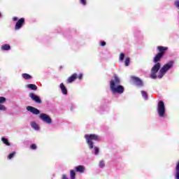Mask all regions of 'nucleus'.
Listing matches in <instances>:
<instances>
[{
  "mask_svg": "<svg viewBox=\"0 0 179 179\" xmlns=\"http://www.w3.org/2000/svg\"><path fill=\"white\" fill-rule=\"evenodd\" d=\"M31 149L35 150V149H37V145H36V144L31 145Z\"/></svg>",
  "mask_w": 179,
  "mask_h": 179,
  "instance_id": "29",
  "label": "nucleus"
},
{
  "mask_svg": "<svg viewBox=\"0 0 179 179\" xmlns=\"http://www.w3.org/2000/svg\"><path fill=\"white\" fill-rule=\"evenodd\" d=\"M2 50H3L4 51H8L9 50H10V45H8V44H5L1 47Z\"/></svg>",
  "mask_w": 179,
  "mask_h": 179,
  "instance_id": "20",
  "label": "nucleus"
},
{
  "mask_svg": "<svg viewBox=\"0 0 179 179\" xmlns=\"http://www.w3.org/2000/svg\"><path fill=\"white\" fill-rule=\"evenodd\" d=\"M94 155H99V148L94 147Z\"/></svg>",
  "mask_w": 179,
  "mask_h": 179,
  "instance_id": "27",
  "label": "nucleus"
},
{
  "mask_svg": "<svg viewBox=\"0 0 179 179\" xmlns=\"http://www.w3.org/2000/svg\"><path fill=\"white\" fill-rule=\"evenodd\" d=\"M0 17H1V13H0Z\"/></svg>",
  "mask_w": 179,
  "mask_h": 179,
  "instance_id": "37",
  "label": "nucleus"
},
{
  "mask_svg": "<svg viewBox=\"0 0 179 179\" xmlns=\"http://www.w3.org/2000/svg\"><path fill=\"white\" fill-rule=\"evenodd\" d=\"M6 101V98L3 96H0V111H3V113H5V111L8 110V108L5 106V105L2 104Z\"/></svg>",
  "mask_w": 179,
  "mask_h": 179,
  "instance_id": "8",
  "label": "nucleus"
},
{
  "mask_svg": "<svg viewBox=\"0 0 179 179\" xmlns=\"http://www.w3.org/2000/svg\"><path fill=\"white\" fill-rule=\"evenodd\" d=\"M27 110L35 115H38V114H40V110L33 106H27Z\"/></svg>",
  "mask_w": 179,
  "mask_h": 179,
  "instance_id": "9",
  "label": "nucleus"
},
{
  "mask_svg": "<svg viewBox=\"0 0 179 179\" xmlns=\"http://www.w3.org/2000/svg\"><path fill=\"white\" fill-rule=\"evenodd\" d=\"M22 78L25 79V80H29L31 79V76L27 74V73H22Z\"/></svg>",
  "mask_w": 179,
  "mask_h": 179,
  "instance_id": "19",
  "label": "nucleus"
},
{
  "mask_svg": "<svg viewBox=\"0 0 179 179\" xmlns=\"http://www.w3.org/2000/svg\"><path fill=\"white\" fill-rule=\"evenodd\" d=\"M62 179H69V178H68V176H66V174H63L62 176Z\"/></svg>",
  "mask_w": 179,
  "mask_h": 179,
  "instance_id": "30",
  "label": "nucleus"
},
{
  "mask_svg": "<svg viewBox=\"0 0 179 179\" xmlns=\"http://www.w3.org/2000/svg\"><path fill=\"white\" fill-rule=\"evenodd\" d=\"M14 22H16V20H17V17H14L13 19Z\"/></svg>",
  "mask_w": 179,
  "mask_h": 179,
  "instance_id": "36",
  "label": "nucleus"
},
{
  "mask_svg": "<svg viewBox=\"0 0 179 179\" xmlns=\"http://www.w3.org/2000/svg\"><path fill=\"white\" fill-rule=\"evenodd\" d=\"M104 166H106V163L104 162V161H101L99 162V167L101 169H103V167H104Z\"/></svg>",
  "mask_w": 179,
  "mask_h": 179,
  "instance_id": "26",
  "label": "nucleus"
},
{
  "mask_svg": "<svg viewBox=\"0 0 179 179\" xmlns=\"http://www.w3.org/2000/svg\"><path fill=\"white\" fill-rule=\"evenodd\" d=\"M1 141L3 142V143H4V145H6V146H10V143H9V140H8V138H5V137H2L1 138Z\"/></svg>",
  "mask_w": 179,
  "mask_h": 179,
  "instance_id": "18",
  "label": "nucleus"
},
{
  "mask_svg": "<svg viewBox=\"0 0 179 179\" xmlns=\"http://www.w3.org/2000/svg\"><path fill=\"white\" fill-rule=\"evenodd\" d=\"M77 78H78V74L76 73L73 74L70 78H68L67 83H72V82H74V80H76Z\"/></svg>",
  "mask_w": 179,
  "mask_h": 179,
  "instance_id": "13",
  "label": "nucleus"
},
{
  "mask_svg": "<svg viewBox=\"0 0 179 179\" xmlns=\"http://www.w3.org/2000/svg\"><path fill=\"white\" fill-rule=\"evenodd\" d=\"M29 97H31V99L34 100V101H36V103L41 104V99H40V97H38V96L34 94V93H30Z\"/></svg>",
  "mask_w": 179,
  "mask_h": 179,
  "instance_id": "11",
  "label": "nucleus"
},
{
  "mask_svg": "<svg viewBox=\"0 0 179 179\" xmlns=\"http://www.w3.org/2000/svg\"><path fill=\"white\" fill-rule=\"evenodd\" d=\"M161 66L162 64H160V63H157L153 66V67L151 69L150 74V78L152 79H156V78H157V75H156V73L159 72V70L160 69Z\"/></svg>",
  "mask_w": 179,
  "mask_h": 179,
  "instance_id": "6",
  "label": "nucleus"
},
{
  "mask_svg": "<svg viewBox=\"0 0 179 179\" xmlns=\"http://www.w3.org/2000/svg\"><path fill=\"white\" fill-rule=\"evenodd\" d=\"M129 62H130V59L129 57H127L124 60V64L125 66H129Z\"/></svg>",
  "mask_w": 179,
  "mask_h": 179,
  "instance_id": "24",
  "label": "nucleus"
},
{
  "mask_svg": "<svg viewBox=\"0 0 179 179\" xmlns=\"http://www.w3.org/2000/svg\"><path fill=\"white\" fill-rule=\"evenodd\" d=\"M125 58V55H124V53H121L120 55V57H119V61L120 62H122V61H124V59Z\"/></svg>",
  "mask_w": 179,
  "mask_h": 179,
  "instance_id": "23",
  "label": "nucleus"
},
{
  "mask_svg": "<svg viewBox=\"0 0 179 179\" xmlns=\"http://www.w3.org/2000/svg\"><path fill=\"white\" fill-rule=\"evenodd\" d=\"M158 50L160 51L159 53H158L155 57H154V62L156 64L157 62H159L160 59H162V57L163 55H164V51L167 50V48H164L163 46H158Z\"/></svg>",
  "mask_w": 179,
  "mask_h": 179,
  "instance_id": "5",
  "label": "nucleus"
},
{
  "mask_svg": "<svg viewBox=\"0 0 179 179\" xmlns=\"http://www.w3.org/2000/svg\"><path fill=\"white\" fill-rule=\"evenodd\" d=\"M131 80H133L134 83L137 86H143V83L141 79L137 77L131 76Z\"/></svg>",
  "mask_w": 179,
  "mask_h": 179,
  "instance_id": "10",
  "label": "nucleus"
},
{
  "mask_svg": "<svg viewBox=\"0 0 179 179\" xmlns=\"http://www.w3.org/2000/svg\"><path fill=\"white\" fill-rule=\"evenodd\" d=\"M31 127L33 128V129H35V131H39L40 127L36 122H31Z\"/></svg>",
  "mask_w": 179,
  "mask_h": 179,
  "instance_id": "14",
  "label": "nucleus"
},
{
  "mask_svg": "<svg viewBox=\"0 0 179 179\" xmlns=\"http://www.w3.org/2000/svg\"><path fill=\"white\" fill-rule=\"evenodd\" d=\"M70 177L71 179H75L76 177V173L73 170L70 171Z\"/></svg>",
  "mask_w": 179,
  "mask_h": 179,
  "instance_id": "21",
  "label": "nucleus"
},
{
  "mask_svg": "<svg viewBox=\"0 0 179 179\" xmlns=\"http://www.w3.org/2000/svg\"><path fill=\"white\" fill-rule=\"evenodd\" d=\"M85 138L87 141V143L90 149H93L94 143L93 141H99L100 137L96 134H85Z\"/></svg>",
  "mask_w": 179,
  "mask_h": 179,
  "instance_id": "3",
  "label": "nucleus"
},
{
  "mask_svg": "<svg viewBox=\"0 0 179 179\" xmlns=\"http://www.w3.org/2000/svg\"><path fill=\"white\" fill-rule=\"evenodd\" d=\"M142 97L144 98L145 100H148V93L145 91H141Z\"/></svg>",
  "mask_w": 179,
  "mask_h": 179,
  "instance_id": "22",
  "label": "nucleus"
},
{
  "mask_svg": "<svg viewBox=\"0 0 179 179\" xmlns=\"http://www.w3.org/2000/svg\"><path fill=\"white\" fill-rule=\"evenodd\" d=\"M157 111L159 116L161 118H164V115H166V106H164V102H163V101L158 102Z\"/></svg>",
  "mask_w": 179,
  "mask_h": 179,
  "instance_id": "4",
  "label": "nucleus"
},
{
  "mask_svg": "<svg viewBox=\"0 0 179 179\" xmlns=\"http://www.w3.org/2000/svg\"><path fill=\"white\" fill-rule=\"evenodd\" d=\"M80 2L83 5H86V0H80Z\"/></svg>",
  "mask_w": 179,
  "mask_h": 179,
  "instance_id": "32",
  "label": "nucleus"
},
{
  "mask_svg": "<svg viewBox=\"0 0 179 179\" xmlns=\"http://www.w3.org/2000/svg\"><path fill=\"white\" fill-rule=\"evenodd\" d=\"M175 6L179 9V0L175 1Z\"/></svg>",
  "mask_w": 179,
  "mask_h": 179,
  "instance_id": "28",
  "label": "nucleus"
},
{
  "mask_svg": "<svg viewBox=\"0 0 179 179\" xmlns=\"http://www.w3.org/2000/svg\"><path fill=\"white\" fill-rule=\"evenodd\" d=\"M60 89L64 94H68V90H66V87L64 85V83L60 84Z\"/></svg>",
  "mask_w": 179,
  "mask_h": 179,
  "instance_id": "15",
  "label": "nucleus"
},
{
  "mask_svg": "<svg viewBox=\"0 0 179 179\" xmlns=\"http://www.w3.org/2000/svg\"><path fill=\"white\" fill-rule=\"evenodd\" d=\"M24 23V18L20 19L15 24V30H19V29H22V26H23Z\"/></svg>",
  "mask_w": 179,
  "mask_h": 179,
  "instance_id": "12",
  "label": "nucleus"
},
{
  "mask_svg": "<svg viewBox=\"0 0 179 179\" xmlns=\"http://www.w3.org/2000/svg\"><path fill=\"white\" fill-rule=\"evenodd\" d=\"M176 172H179V162L176 165Z\"/></svg>",
  "mask_w": 179,
  "mask_h": 179,
  "instance_id": "31",
  "label": "nucleus"
},
{
  "mask_svg": "<svg viewBox=\"0 0 179 179\" xmlns=\"http://www.w3.org/2000/svg\"><path fill=\"white\" fill-rule=\"evenodd\" d=\"M120 78H118L117 75H115L114 77L111 78L110 87L113 94H115V93H119V94L124 93V87L120 85Z\"/></svg>",
  "mask_w": 179,
  "mask_h": 179,
  "instance_id": "1",
  "label": "nucleus"
},
{
  "mask_svg": "<svg viewBox=\"0 0 179 179\" xmlns=\"http://www.w3.org/2000/svg\"><path fill=\"white\" fill-rule=\"evenodd\" d=\"M26 87L31 89V90H37V86L34 84H28L26 85Z\"/></svg>",
  "mask_w": 179,
  "mask_h": 179,
  "instance_id": "16",
  "label": "nucleus"
},
{
  "mask_svg": "<svg viewBox=\"0 0 179 179\" xmlns=\"http://www.w3.org/2000/svg\"><path fill=\"white\" fill-rule=\"evenodd\" d=\"M173 65H174V62H173V61H171V62H168L167 64H166L165 65H164L159 70V75H158L157 78L159 79H162V78H163V76H164V75H166L167 71H170V69H171V68H173Z\"/></svg>",
  "mask_w": 179,
  "mask_h": 179,
  "instance_id": "2",
  "label": "nucleus"
},
{
  "mask_svg": "<svg viewBox=\"0 0 179 179\" xmlns=\"http://www.w3.org/2000/svg\"><path fill=\"white\" fill-rule=\"evenodd\" d=\"M176 178L179 179V172H176Z\"/></svg>",
  "mask_w": 179,
  "mask_h": 179,
  "instance_id": "33",
  "label": "nucleus"
},
{
  "mask_svg": "<svg viewBox=\"0 0 179 179\" xmlns=\"http://www.w3.org/2000/svg\"><path fill=\"white\" fill-rule=\"evenodd\" d=\"M83 77V75H82V74H80L79 76H78V79H82V78Z\"/></svg>",
  "mask_w": 179,
  "mask_h": 179,
  "instance_id": "34",
  "label": "nucleus"
},
{
  "mask_svg": "<svg viewBox=\"0 0 179 179\" xmlns=\"http://www.w3.org/2000/svg\"><path fill=\"white\" fill-rule=\"evenodd\" d=\"M39 118L41 120V121L45 122L46 124H51L52 122L51 117L45 113H41Z\"/></svg>",
  "mask_w": 179,
  "mask_h": 179,
  "instance_id": "7",
  "label": "nucleus"
},
{
  "mask_svg": "<svg viewBox=\"0 0 179 179\" xmlns=\"http://www.w3.org/2000/svg\"><path fill=\"white\" fill-rule=\"evenodd\" d=\"M76 171L78 173H83L85 171V166H78L76 167Z\"/></svg>",
  "mask_w": 179,
  "mask_h": 179,
  "instance_id": "17",
  "label": "nucleus"
},
{
  "mask_svg": "<svg viewBox=\"0 0 179 179\" xmlns=\"http://www.w3.org/2000/svg\"><path fill=\"white\" fill-rule=\"evenodd\" d=\"M102 47H104V45H106V42H101V44Z\"/></svg>",
  "mask_w": 179,
  "mask_h": 179,
  "instance_id": "35",
  "label": "nucleus"
},
{
  "mask_svg": "<svg viewBox=\"0 0 179 179\" xmlns=\"http://www.w3.org/2000/svg\"><path fill=\"white\" fill-rule=\"evenodd\" d=\"M15 155H16V152H13L9 154V155L8 156V159H13V157H15Z\"/></svg>",
  "mask_w": 179,
  "mask_h": 179,
  "instance_id": "25",
  "label": "nucleus"
}]
</instances>
